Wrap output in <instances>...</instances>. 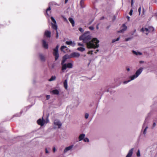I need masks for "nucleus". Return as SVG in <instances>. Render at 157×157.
Returning a JSON list of instances; mask_svg holds the SVG:
<instances>
[{
  "instance_id": "obj_4",
  "label": "nucleus",
  "mask_w": 157,
  "mask_h": 157,
  "mask_svg": "<svg viewBox=\"0 0 157 157\" xmlns=\"http://www.w3.org/2000/svg\"><path fill=\"white\" fill-rule=\"evenodd\" d=\"M49 120L48 117H47L46 120H44L43 117L42 118L39 119L37 121V124L41 126H43L44 124L48 122Z\"/></svg>"
},
{
  "instance_id": "obj_9",
  "label": "nucleus",
  "mask_w": 157,
  "mask_h": 157,
  "mask_svg": "<svg viewBox=\"0 0 157 157\" xmlns=\"http://www.w3.org/2000/svg\"><path fill=\"white\" fill-rule=\"evenodd\" d=\"M54 123L55 125L58 126V128H60L62 125L61 123L58 120H55Z\"/></svg>"
},
{
  "instance_id": "obj_13",
  "label": "nucleus",
  "mask_w": 157,
  "mask_h": 157,
  "mask_svg": "<svg viewBox=\"0 0 157 157\" xmlns=\"http://www.w3.org/2000/svg\"><path fill=\"white\" fill-rule=\"evenodd\" d=\"M69 58H71V57H70V55H66L63 56V59L62 61V64L64 63L67 59Z\"/></svg>"
},
{
  "instance_id": "obj_49",
  "label": "nucleus",
  "mask_w": 157,
  "mask_h": 157,
  "mask_svg": "<svg viewBox=\"0 0 157 157\" xmlns=\"http://www.w3.org/2000/svg\"><path fill=\"white\" fill-rule=\"evenodd\" d=\"M96 28L97 29H98L99 28H98V25L97 26H96Z\"/></svg>"
},
{
  "instance_id": "obj_41",
  "label": "nucleus",
  "mask_w": 157,
  "mask_h": 157,
  "mask_svg": "<svg viewBox=\"0 0 157 157\" xmlns=\"http://www.w3.org/2000/svg\"><path fill=\"white\" fill-rule=\"evenodd\" d=\"M93 51H90L88 52V53L89 54H92Z\"/></svg>"
},
{
  "instance_id": "obj_31",
  "label": "nucleus",
  "mask_w": 157,
  "mask_h": 157,
  "mask_svg": "<svg viewBox=\"0 0 157 157\" xmlns=\"http://www.w3.org/2000/svg\"><path fill=\"white\" fill-rule=\"evenodd\" d=\"M83 140L85 142H89V140L87 138H84L83 139Z\"/></svg>"
},
{
  "instance_id": "obj_39",
  "label": "nucleus",
  "mask_w": 157,
  "mask_h": 157,
  "mask_svg": "<svg viewBox=\"0 0 157 157\" xmlns=\"http://www.w3.org/2000/svg\"><path fill=\"white\" fill-rule=\"evenodd\" d=\"M78 45L79 46H83V44L80 43H78Z\"/></svg>"
},
{
  "instance_id": "obj_37",
  "label": "nucleus",
  "mask_w": 157,
  "mask_h": 157,
  "mask_svg": "<svg viewBox=\"0 0 157 157\" xmlns=\"http://www.w3.org/2000/svg\"><path fill=\"white\" fill-rule=\"evenodd\" d=\"M89 29L91 30H93L94 29V27H93V26H90L89 27Z\"/></svg>"
},
{
  "instance_id": "obj_25",
  "label": "nucleus",
  "mask_w": 157,
  "mask_h": 157,
  "mask_svg": "<svg viewBox=\"0 0 157 157\" xmlns=\"http://www.w3.org/2000/svg\"><path fill=\"white\" fill-rule=\"evenodd\" d=\"M132 52L134 54L136 55H141L142 54V53L140 52H136L134 51H133Z\"/></svg>"
},
{
  "instance_id": "obj_29",
  "label": "nucleus",
  "mask_w": 157,
  "mask_h": 157,
  "mask_svg": "<svg viewBox=\"0 0 157 157\" xmlns=\"http://www.w3.org/2000/svg\"><path fill=\"white\" fill-rule=\"evenodd\" d=\"M136 155L137 157H140V150L139 149L138 150L137 153H136Z\"/></svg>"
},
{
  "instance_id": "obj_20",
  "label": "nucleus",
  "mask_w": 157,
  "mask_h": 157,
  "mask_svg": "<svg viewBox=\"0 0 157 157\" xmlns=\"http://www.w3.org/2000/svg\"><path fill=\"white\" fill-rule=\"evenodd\" d=\"M51 32L49 31H46L44 33V36H46L48 37H50Z\"/></svg>"
},
{
  "instance_id": "obj_46",
  "label": "nucleus",
  "mask_w": 157,
  "mask_h": 157,
  "mask_svg": "<svg viewBox=\"0 0 157 157\" xmlns=\"http://www.w3.org/2000/svg\"><path fill=\"white\" fill-rule=\"evenodd\" d=\"M127 18L128 20V21H129V19H130V17H129L128 16H127Z\"/></svg>"
},
{
  "instance_id": "obj_5",
  "label": "nucleus",
  "mask_w": 157,
  "mask_h": 157,
  "mask_svg": "<svg viewBox=\"0 0 157 157\" xmlns=\"http://www.w3.org/2000/svg\"><path fill=\"white\" fill-rule=\"evenodd\" d=\"M154 30V28L152 26H149L148 29L142 28L141 29V31L147 35L149 32H152Z\"/></svg>"
},
{
  "instance_id": "obj_18",
  "label": "nucleus",
  "mask_w": 157,
  "mask_h": 157,
  "mask_svg": "<svg viewBox=\"0 0 157 157\" xmlns=\"http://www.w3.org/2000/svg\"><path fill=\"white\" fill-rule=\"evenodd\" d=\"M52 92L53 94L57 95L59 93V90L55 89L52 90Z\"/></svg>"
},
{
  "instance_id": "obj_6",
  "label": "nucleus",
  "mask_w": 157,
  "mask_h": 157,
  "mask_svg": "<svg viewBox=\"0 0 157 157\" xmlns=\"http://www.w3.org/2000/svg\"><path fill=\"white\" fill-rule=\"evenodd\" d=\"M59 47V45H57L56 48L53 49V55L55 57V59L56 60L58 59L59 57L58 53V48Z\"/></svg>"
},
{
  "instance_id": "obj_53",
  "label": "nucleus",
  "mask_w": 157,
  "mask_h": 157,
  "mask_svg": "<svg viewBox=\"0 0 157 157\" xmlns=\"http://www.w3.org/2000/svg\"><path fill=\"white\" fill-rule=\"evenodd\" d=\"M143 13H144V9L143 10Z\"/></svg>"
},
{
  "instance_id": "obj_16",
  "label": "nucleus",
  "mask_w": 157,
  "mask_h": 157,
  "mask_svg": "<svg viewBox=\"0 0 157 157\" xmlns=\"http://www.w3.org/2000/svg\"><path fill=\"white\" fill-rule=\"evenodd\" d=\"M60 49L64 53H66V50L67 49V48L66 46H63L61 47Z\"/></svg>"
},
{
  "instance_id": "obj_47",
  "label": "nucleus",
  "mask_w": 157,
  "mask_h": 157,
  "mask_svg": "<svg viewBox=\"0 0 157 157\" xmlns=\"http://www.w3.org/2000/svg\"><path fill=\"white\" fill-rule=\"evenodd\" d=\"M68 1V0H65V3H66Z\"/></svg>"
},
{
  "instance_id": "obj_35",
  "label": "nucleus",
  "mask_w": 157,
  "mask_h": 157,
  "mask_svg": "<svg viewBox=\"0 0 157 157\" xmlns=\"http://www.w3.org/2000/svg\"><path fill=\"white\" fill-rule=\"evenodd\" d=\"M132 12H133L132 10H130V11L129 13V14H130V15H131V16L132 15Z\"/></svg>"
},
{
  "instance_id": "obj_11",
  "label": "nucleus",
  "mask_w": 157,
  "mask_h": 157,
  "mask_svg": "<svg viewBox=\"0 0 157 157\" xmlns=\"http://www.w3.org/2000/svg\"><path fill=\"white\" fill-rule=\"evenodd\" d=\"M73 147V145H71L68 147H66L65 148V149L63 151L64 153L65 154V153H66L68 151L71 150V149Z\"/></svg>"
},
{
  "instance_id": "obj_36",
  "label": "nucleus",
  "mask_w": 157,
  "mask_h": 157,
  "mask_svg": "<svg viewBox=\"0 0 157 157\" xmlns=\"http://www.w3.org/2000/svg\"><path fill=\"white\" fill-rule=\"evenodd\" d=\"M132 39L131 37H129L125 39L126 41H128Z\"/></svg>"
},
{
  "instance_id": "obj_28",
  "label": "nucleus",
  "mask_w": 157,
  "mask_h": 157,
  "mask_svg": "<svg viewBox=\"0 0 157 157\" xmlns=\"http://www.w3.org/2000/svg\"><path fill=\"white\" fill-rule=\"evenodd\" d=\"M120 37H118L117 39H113L112 41V42L114 43L116 41H117L119 40H120Z\"/></svg>"
},
{
  "instance_id": "obj_40",
  "label": "nucleus",
  "mask_w": 157,
  "mask_h": 157,
  "mask_svg": "<svg viewBox=\"0 0 157 157\" xmlns=\"http://www.w3.org/2000/svg\"><path fill=\"white\" fill-rule=\"evenodd\" d=\"M46 97L47 99L48 100L50 98V96L49 95H47Z\"/></svg>"
},
{
  "instance_id": "obj_50",
  "label": "nucleus",
  "mask_w": 157,
  "mask_h": 157,
  "mask_svg": "<svg viewBox=\"0 0 157 157\" xmlns=\"http://www.w3.org/2000/svg\"><path fill=\"white\" fill-rule=\"evenodd\" d=\"M144 62V61H140V63H143Z\"/></svg>"
},
{
  "instance_id": "obj_32",
  "label": "nucleus",
  "mask_w": 157,
  "mask_h": 157,
  "mask_svg": "<svg viewBox=\"0 0 157 157\" xmlns=\"http://www.w3.org/2000/svg\"><path fill=\"white\" fill-rule=\"evenodd\" d=\"M89 114L88 113H86L85 114V118L86 119H87L89 117Z\"/></svg>"
},
{
  "instance_id": "obj_14",
  "label": "nucleus",
  "mask_w": 157,
  "mask_h": 157,
  "mask_svg": "<svg viewBox=\"0 0 157 157\" xmlns=\"http://www.w3.org/2000/svg\"><path fill=\"white\" fill-rule=\"evenodd\" d=\"M127 29V26L124 25L123 24L121 28V29L120 31H119V33H123Z\"/></svg>"
},
{
  "instance_id": "obj_34",
  "label": "nucleus",
  "mask_w": 157,
  "mask_h": 157,
  "mask_svg": "<svg viewBox=\"0 0 157 157\" xmlns=\"http://www.w3.org/2000/svg\"><path fill=\"white\" fill-rule=\"evenodd\" d=\"M141 7H140L139 9H138V12L139 13V15H140V14L141 13Z\"/></svg>"
},
{
  "instance_id": "obj_21",
  "label": "nucleus",
  "mask_w": 157,
  "mask_h": 157,
  "mask_svg": "<svg viewBox=\"0 0 157 157\" xmlns=\"http://www.w3.org/2000/svg\"><path fill=\"white\" fill-rule=\"evenodd\" d=\"M63 85L65 89L67 90L68 87L67 79H66L64 80L63 83Z\"/></svg>"
},
{
  "instance_id": "obj_26",
  "label": "nucleus",
  "mask_w": 157,
  "mask_h": 157,
  "mask_svg": "<svg viewBox=\"0 0 157 157\" xmlns=\"http://www.w3.org/2000/svg\"><path fill=\"white\" fill-rule=\"evenodd\" d=\"M84 1L85 0H81L80 1V3L81 7L82 8H84Z\"/></svg>"
},
{
  "instance_id": "obj_2",
  "label": "nucleus",
  "mask_w": 157,
  "mask_h": 157,
  "mask_svg": "<svg viewBox=\"0 0 157 157\" xmlns=\"http://www.w3.org/2000/svg\"><path fill=\"white\" fill-rule=\"evenodd\" d=\"M143 68L142 67H140L139 69L137 70L135 74L130 77V80H128L127 81H124V84H126L130 82V81L133 80L135 79L138 76L141 74L143 71Z\"/></svg>"
},
{
  "instance_id": "obj_45",
  "label": "nucleus",
  "mask_w": 157,
  "mask_h": 157,
  "mask_svg": "<svg viewBox=\"0 0 157 157\" xmlns=\"http://www.w3.org/2000/svg\"><path fill=\"white\" fill-rule=\"evenodd\" d=\"M126 70H127V71H130V69L128 67H127Z\"/></svg>"
},
{
  "instance_id": "obj_33",
  "label": "nucleus",
  "mask_w": 157,
  "mask_h": 157,
  "mask_svg": "<svg viewBox=\"0 0 157 157\" xmlns=\"http://www.w3.org/2000/svg\"><path fill=\"white\" fill-rule=\"evenodd\" d=\"M78 30L80 32H81L82 33L84 31V30L81 28H79L78 29Z\"/></svg>"
},
{
  "instance_id": "obj_30",
  "label": "nucleus",
  "mask_w": 157,
  "mask_h": 157,
  "mask_svg": "<svg viewBox=\"0 0 157 157\" xmlns=\"http://www.w3.org/2000/svg\"><path fill=\"white\" fill-rule=\"evenodd\" d=\"M51 10V8H50V7H49L48 9H47V10H46V14L48 15V16L49 15V14L48 13V11H50Z\"/></svg>"
},
{
  "instance_id": "obj_7",
  "label": "nucleus",
  "mask_w": 157,
  "mask_h": 157,
  "mask_svg": "<svg viewBox=\"0 0 157 157\" xmlns=\"http://www.w3.org/2000/svg\"><path fill=\"white\" fill-rule=\"evenodd\" d=\"M62 70H65L67 68H72V64L71 63H69L67 64L64 63L62 64Z\"/></svg>"
},
{
  "instance_id": "obj_3",
  "label": "nucleus",
  "mask_w": 157,
  "mask_h": 157,
  "mask_svg": "<svg viewBox=\"0 0 157 157\" xmlns=\"http://www.w3.org/2000/svg\"><path fill=\"white\" fill-rule=\"evenodd\" d=\"M51 20L53 22V23H52V28L55 30H56V37L57 38L58 37V33L57 30V26L56 24V22L55 19L52 17H51Z\"/></svg>"
},
{
  "instance_id": "obj_17",
  "label": "nucleus",
  "mask_w": 157,
  "mask_h": 157,
  "mask_svg": "<svg viewBox=\"0 0 157 157\" xmlns=\"http://www.w3.org/2000/svg\"><path fill=\"white\" fill-rule=\"evenodd\" d=\"M66 44L67 45H70L73 47L75 45V44L72 41H67L66 42Z\"/></svg>"
},
{
  "instance_id": "obj_23",
  "label": "nucleus",
  "mask_w": 157,
  "mask_h": 157,
  "mask_svg": "<svg viewBox=\"0 0 157 157\" xmlns=\"http://www.w3.org/2000/svg\"><path fill=\"white\" fill-rule=\"evenodd\" d=\"M85 136V135L83 134H81L79 136V141L82 140L84 138Z\"/></svg>"
},
{
  "instance_id": "obj_12",
  "label": "nucleus",
  "mask_w": 157,
  "mask_h": 157,
  "mask_svg": "<svg viewBox=\"0 0 157 157\" xmlns=\"http://www.w3.org/2000/svg\"><path fill=\"white\" fill-rule=\"evenodd\" d=\"M133 148L130 149L128 151V152L125 157H131L133 154Z\"/></svg>"
},
{
  "instance_id": "obj_24",
  "label": "nucleus",
  "mask_w": 157,
  "mask_h": 157,
  "mask_svg": "<svg viewBox=\"0 0 157 157\" xmlns=\"http://www.w3.org/2000/svg\"><path fill=\"white\" fill-rule=\"evenodd\" d=\"M77 50L81 52H83L85 50V48L83 47H80L78 48Z\"/></svg>"
},
{
  "instance_id": "obj_27",
  "label": "nucleus",
  "mask_w": 157,
  "mask_h": 157,
  "mask_svg": "<svg viewBox=\"0 0 157 157\" xmlns=\"http://www.w3.org/2000/svg\"><path fill=\"white\" fill-rule=\"evenodd\" d=\"M56 78V77L55 76H52L50 79H49V81H54L55 80Z\"/></svg>"
},
{
  "instance_id": "obj_1",
  "label": "nucleus",
  "mask_w": 157,
  "mask_h": 157,
  "mask_svg": "<svg viewBox=\"0 0 157 157\" xmlns=\"http://www.w3.org/2000/svg\"><path fill=\"white\" fill-rule=\"evenodd\" d=\"M90 33L89 31L85 32L79 37V39L82 40L84 43L86 44L88 48H98L99 41L96 38H94L90 41L91 38Z\"/></svg>"
},
{
  "instance_id": "obj_48",
  "label": "nucleus",
  "mask_w": 157,
  "mask_h": 157,
  "mask_svg": "<svg viewBox=\"0 0 157 157\" xmlns=\"http://www.w3.org/2000/svg\"><path fill=\"white\" fill-rule=\"evenodd\" d=\"M93 21V20L91 22H90L89 23V25Z\"/></svg>"
},
{
  "instance_id": "obj_44",
  "label": "nucleus",
  "mask_w": 157,
  "mask_h": 157,
  "mask_svg": "<svg viewBox=\"0 0 157 157\" xmlns=\"http://www.w3.org/2000/svg\"><path fill=\"white\" fill-rule=\"evenodd\" d=\"M53 151L54 152H55L56 151V149L55 147H53Z\"/></svg>"
},
{
  "instance_id": "obj_10",
  "label": "nucleus",
  "mask_w": 157,
  "mask_h": 157,
  "mask_svg": "<svg viewBox=\"0 0 157 157\" xmlns=\"http://www.w3.org/2000/svg\"><path fill=\"white\" fill-rule=\"evenodd\" d=\"M144 130L143 132V134L144 135H145L146 133L147 129L148 128V127L147 126V124H146V119L145 120L144 123L143 124L142 128L144 129Z\"/></svg>"
},
{
  "instance_id": "obj_38",
  "label": "nucleus",
  "mask_w": 157,
  "mask_h": 157,
  "mask_svg": "<svg viewBox=\"0 0 157 157\" xmlns=\"http://www.w3.org/2000/svg\"><path fill=\"white\" fill-rule=\"evenodd\" d=\"M45 153H46L48 154V153H49V151L47 148H46L45 149Z\"/></svg>"
},
{
  "instance_id": "obj_19",
  "label": "nucleus",
  "mask_w": 157,
  "mask_h": 157,
  "mask_svg": "<svg viewBox=\"0 0 157 157\" xmlns=\"http://www.w3.org/2000/svg\"><path fill=\"white\" fill-rule=\"evenodd\" d=\"M69 20L72 26L74 27L75 26V21L72 18L69 17Z\"/></svg>"
},
{
  "instance_id": "obj_43",
  "label": "nucleus",
  "mask_w": 157,
  "mask_h": 157,
  "mask_svg": "<svg viewBox=\"0 0 157 157\" xmlns=\"http://www.w3.org/2000/svg\"><path fill=\"white\" fill-rule=\"evenodd\" d=\"M133 0H132L131 2V5L132 6L133 5Z\"/></svg>"
},
{
  "instance_id": "obj_52",
  "label": "nucleus",
  "mask_w": 157,
  "mask_h": 157,
  "mask_svg": "<svg viewBox=\"0 0 157 157\" xmlns=\"http://www.w3.org/2000/svg\"><path fill=\"white\" fill-rule=\"evenodd\" d=\"M65 20H67V19H66V18H65Z\"/></svg>"
},
{
  "instance_id": "obj_15",
  "label": "nucleus",
  "mask_w": 157,
  "mask_h": 157,
  "mask_svg": "<svg viewBox=\"0 0 157 157\" xmlns=\"http://www.w3.org/2000/svg\"><path fill=\"white\" fill-rule=\"evenodd\" d=\"M43 47L46 49H47L48 48V45L47 43H46V42L44 40H43Z\"/></svg>"
},
{
  "instance_id": "obj_51",
  "label": "nucleus",
  "mask_w": 157,
  "mask_h": 157,
  "mask_svg": "<svg viewBox=\"0 0 157 157\" xmlns=\"http://www.w3.org/2000/svg\"><path fill=\"white\" fill-rule=\"evenodd\" d=\"M96 51L95 52V53H97V52L99 51V50L98 49H97Z\"/></svg>"
},
{
  "instance_id": "obj_42",
  "label": "nucleus",
  "mask_w": 157,
  "mask_h": 157,
  "mask_svg": "<svg viewBox=\"0 0 157 157\" xmlns=\"http://www.w3.org/2000/svg\"><path fill=\"white\" fill-rule=\"evenodd\" d=\"M156 125V123L155 122H154L153 123V126H152V127L153 128L155 127V126Z\"/></svg>"
},
{
  "instance_id": "obj_22",
  "label": "nucleus",
  "mask_w": 157,
  "mask_h": 157,
  "mask_svg": "<svg viewBox=\"0 0 157 157\" xmlns=\"http://www.w3.org/2000/svg\"><path fill=\"white\" fill-rule=\"evenodd\" d=\"M39 57L41 61H45V57L42 54H40Z\"/></svg>"
},
{
  "instance_id": "obj_8",
  "label": "nucleus",
  "mask_w": 157,
  "mask_h": 157,
  "mask_svg": "<svg viewBox=\"0 0 157 157\" xmlns=\"http://www.w3.org/2000/svg\"><path fill=\"white\" fill-rule=\"evenodd\" d=\"M80 54L76 52H74L70 54V57L71 58H78L79 57Z\"/></svg>"
}]
</instances>
